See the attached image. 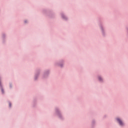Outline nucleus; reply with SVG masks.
I'll return each mask as SVG.
<instances>
[{"label": "nucleus", "instance_id": "obj_1", "mask_svg": "<svg viewBox=\"0 0 128 128\" xmlns=\"http://www.w3.org/2000/svg\"><path fill=\"white\" fill-rule=\"evenodd\" d=\"M117 120L118 122L120 124V126H122L124 124V123L122 122V120H120V118H117Z\"/></svg>", "mask_w": 128, "mask_h": 128}, {"label": "nucleus", "instance_id": "obj_2", "mask_svg": "<svg viewBox=\"0 0 128 128\" xmlns=\"http://www.w3.org/2000/svg\"><path fill=\"white\" fill-rule=\"evenodd\" d=\"M98 80H102V78L98 77Z\"/></svg>", "mask_w": 128, "mask_h": 128}, {"label": "nucleus", "instance_id": "obj_3", "mask_svg": "<svg viewBox=\"0 0 128 128\" xmlns=\"http://www.w3.org/2000/svg\"><path fill=\"white\" fill-rule=\"evenodd\" d=\"M9 106H10H10H12V104H11L10 103V104H9Z\"/></svg>", "mask_w": 128, "mask_h": 128}, {"label": "nucleus", "instance_id": "obj_4", "mask_svg": "<svg viewBox=\"0 0 128 128\" xmlns=\"http://www.w3.org/2000/svg\"><path fill=\"white\" fill-rule=\"evenodd\" d=\"M2 93H4V90L3 89H2Z\"/></svg>", "mask_w": 128, "mask_h": 128}]
</instances>
